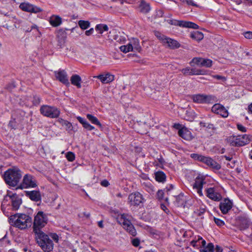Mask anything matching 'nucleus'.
<instances>
[{
	"instance_id": "1",
	"label": "nucleus",
	"mask_w": 252,
	"mask_h": 252,
	"mask_svg": "<svg viewBox=\"0 0 252 252\" xmlns=\"http://www.w3.org/2000/svg\"><path fill=\"white\" fill-rule=\"evenodd\" d=\"M10 223L20 229L30 227L32 224V218L24 214H16L10 216Z\"/></svg>"
},
{
	"instance_id": "2",
	"label": "nucleus",
	"mask_w": 252,
	"mask_h": 252,
	"mask_svg": "<svg viewBox=\"0 0 252 252\" xmlns=\"http://www.w3.org/2000/svg\"><path fill=\"white\" fill-rule=\"evenodd\" d=\"M21 177L22 172L17 167L8 169L4 174V179L6 183L12 187L16 186Z\"/></svg>"
},
{
	"instance_id": "3",
	"label": "nucleus",
	"mask_w": 252,
	"mask_h": 252,
	"mask_svg": "<svg viewBox=\"0 0 252 252\" xmlns=\"http://www.w3.org/2000/svg\"><path fill=\"white\" fill-rule=\"evenodd\" d=\"M35 238L38 245L44 252H50L53 249V243L49 236L43 232L35 233Z\"/></svg>"
},
{
	"instance_id": "4",
	"label": "nucleus",
	"mask_w": 252,
	"mask_h": 252,
	"mask_svg": "<svg viewBox=\"0 0 252 252\" xmlns=\"http://www.w3.org/2000/svg\"><path fill=\"white\" fill-rule=\"evenodd\" d=\"M155 35L163 45L166 48L171 49H175L178 48L180 46V43L177 41L168 37L159 32L156 31L155 32Z\"/></svg>"
},
{
	"instance_id": "5",
	"label": "nucleus",
	"mask_w": 252,
	"mask_h": 252,
	"mask_svg": "<svg viewBox=\"0 0 252 252\" xmlns=\"http://www.w3.org/2000/svg\"><path fill=\"white\" fill-rule=\"evenodd\" d=\"M47 223V216L43 212H38L35 216L33 222V231L35 233L42 232L41 229Z\"/></svg>"
},
{
	"instance_id": "6",
	"label": "nucleus",
	"mask_w": 252,
	"mask_h": 252,
	"mask_svg": "<svg viewBox=\"0 0 252 252\" xmlns=\"http://www.w3.org/2000/svg\"><path fill=\"white\" fill-rule=\"evenodd\" d=\"M128 219L129 217L127 215H121L118 218V221L123 225L127 232L132 236H135L136 235V231Z\"/></svg>"
},
{
	"instance_id": "7",
	"label": "nucleus",
	"mask_w": 252,
	"mask_h": 252,
	"mask_svg": "<svg viewBox=\"0 0 252 252\" xmlns=\"http://www.w3.org/2000/svg\"><path fill=\"white\" fill-rule=\"evenodd\" d=\"M120 50L125 53L130 51L139 52L141 49L139 41L137 38H131L129 43L126 45L120 46Z\"/></svg>"
},
{
	"instance_id": "8",
	"label": "nucleus",
	"mask_w": 252,
	"mask_h": 252,
	"mask_svg": "<svg viewBox=\"0 0 252 252\" xmlns=\"http://www.w3.org/2000/svg\"><path fill=\"white\" fill-rule=\"evenodd\" d=\"M40 111L43 116L51 118H57L60 114V111L57 107L47 105L42 106Z\"/></svg>"
},
{
	"instance_id": "9",
	"label": "nucleus",
	"mask_w": 252,
	"mask_h": 252,
	"mask_svg": "<svg viewBox=\"0 0 252 252\" xmlns=\"http://www.w3.org/2000/svg\"><path fill=\"white\" fill-rule=\"evenodd\" d=\"M146 199L139 192L130 193L128 197V202L130 206H141L145 203Z\"/></svg>"
},
{
	"instance_id": "10",
	"label": "nucleus",
	"mask_w": 252,
	"mask_h": 252,
	"mask_svg": "<svg viewBox=\"0 0 252 252\" xmlns=\"http://www.w3.org/2000/svg\"><path fill=\"white\" fill-rule=\"evenodd\" d=\"M228 141L232 146H242L249 143L250 141V139L249 135L244 134L238 136H231L229 137Z\"/></svg>"
},
{
	"instance_id": "11",
	"label": "nucleus",
	"mask_w": 252,
	"mask_h": 252,
	"mask_svg": "<svg viewBox=\"0 0 252 252\" xmlns=\"http://www.w3.org/2000/svg\"><path fill=\"white\" fill-rule=\"evenodd\" d=\"M169 24L172 25H178L181 27L191 28L193 29H198V26L196 24L189 22L184 21H178L175 20H169L168 21Z\"/></svg>"
},
{
	"instance_id": "12",
	"label": "nucleus",
	"mask_w": 252,
	"mask_h": 252,
	"mask_svg": "<svg viewBox=\"0 0 252 252\" xmlns=\"http://www.w3.org/2000/svg\"><path fill=\"white\" fill-rule=\"evenodd\" d=\"M192 98L194 102L199 103H211L214 100V97L212 95L201 94L194 95Z\"/></svg>"
},
{
	"instance_id": "13",
	"label": "nucleus",
	"mask_w": 252,
	"mask_h": 252,
	"mask_svg": "<svg viewBox=\"0 0 252 252\" xmlns=\"http://www.w3.org/2000/svg\"><path fill=\"white\" fill-rule=\"evenodd\" d=\"M36 186V181L32 175L26 174L24 176L22 184L23 188H35Z\"/></svg>"
},
{
	"instance_id": "14",
	"label": "nucleus",
	"mask_w": 252,
	"mask_h": 252,
	"mask_svg": "<svg viewBox=\"0 0 252 252\" xmlns=\"http://www.w3.org/2000/svg\"><path fill=\"white\" fill-rule=\"evenodd\" d=\"M205 184V178L203 176H199L196 178L193 185V189H196L197 193L201 196L203 195L202 189Z\"/></svg>"
},
{
	"instance_id": "15",
	"label": "nucleus",
	"mask_w": 252,
	"mask_h": 252,
	"mask_svg": "<svg viewBox=\"0 0 252 252\" xmlns=\"http://www.w3.org/2000/svg\"><path fill=\"white\" fill-rule=\"evenodd\" d=\"M19 7L23 11L36 13L41 11V9L29 3L23 2L20 4Z\"/></svg>"
},
{
	"instance_id": "16",
	"label": "nucleus",
	"mask_w": 252,
	"mask_h": 252,
	"mask_svg": "<svg viewBox=\"0 0 252 252\" xmlns=\"http://www.w3.org/2000/svg\"><path fill=\"white\" fill-rule=\"evenodd\" d=\"M212 111L213 112L220 115L222 117L226 118L228 115L227 110L225 108L220 105V104H215L212 107Z\"/></svg>"
},
{
	"instance_id": "17",
	"label": "nucleus",
	"mask_w": 252,
	"mask_h": 252,
	"mask_svg": "<svg viewBox=\"0 0 252 252\" xmlns=\"http://www.w3.org/2000/svg\"><path fill=\"white\" fill-rule=\"evenodd\" d=\"M55 75L57 80L65 85L66 86H69L70 85L67 73L65 71L60 70L58 71H55Z\"/></svg>"
},
{
	"instance_id": "18",
	"label": "nucleus",
	"mask_w": 252,
	"mask_h": 252,
	"mask_svg": "<svg viewBox=\"0 0 252 252\" xmlns=\"http://www.w3.org/2000/svg\"><path fill=\"white\" fill-rule=\"evenodd\" d=\"M94 78L99 79L103 84L109 83L114 80V76L109 72L94 76Z\"/></svg>"
},
{
	"instance_id": "19",
	"label": "nucleus",
	"mask_w": 252,
	"mask_h": 252,
	"mask_svg": "<svg viewBox=\"0 0 252 252\" xmlns=\"http://www.w3.org/2000/svg\"><path fill=\"white\" fill-rule=\"evenodd\" d=\"M237 223L241 230H244L249 227L250 225V221L246 217H239L237 220Z\"/></svg>"
},
{
	"instance_id": "20",
	"label": "nucleus",
	"mask_w": 252,
	"mask_h": 252,
	"mask_svg": "<svg viewBox=\"0 0 252 252\" xmlns=\"http://www.w3.org/2000/svg\"><path fill=\"white\" fill-rule=\"evenodd\" d=\"M206 192L207 197L214 201H220L222 198L221 195L218 192H216L214 188L207 189Z\"/></svg>"
},
{
	"instance_id": "21",
	"label": "nucleus",
	"mask_w": 252,
	"mask_h": 252,
	"mask_svg": "<svg viewBox=\"0 0 252 252\" xmlns=\"http://www.w3.org/2000/svg\"><path fill=\"white\" fill-rule=\"evenodd\" d=\"M232 206V202L227 199H225L220 204V208L223 214H226Z\"/></svg>"
},
{
	"instance_id": "22",
	"label": "nucleus",
	"mask_w": 252,
	"mask_h": 252,
	"mask_svg": "<svg viewBox=\"0 0 252 252\" xmlns=\"http://www.w3.org/2000/svg\"><path fill=\"white\" fill-rule=\"evenodd\" d=\"M202 162L213 169L219 170L220 168V165L210 158L204 157Z\"/></svg>"
},
{
	"instance_id": "23",
	"label": "nucleus",
	"mask_w": 252,
	"mask_h": 252,
	"mask_svg": "<svg viewBox=\"0 0 252 252\" xmlns=\"http://www.w3.org/2000/svg\"><path fill=\"white\" fill-rule=\"evenodd\" d=\"M184 75H194L204 74V71L201 70H196L194 68H190L189 67H186L181 70Z\"/></svg>"
},
{
	"instance_id": "24",
	"label": "nucleus",
	"mask_w": 252,
	"mask_h": 252,
	"mask_svg": "<svg viewBox=\"0 0 252 252\" xmlns=\"http://www.w3.org/2000/svg\"><path fill=\"white\" fill-rule=\"evenodd\" d=\"M178 134L180 136L187 140H190L193 138L191 132L186 127L180 129Z\"/></svg>"
},
{
	"instance_id": "25",
	"label": "nucleus",
	"mask_w": 252,
	"mask_h": 252,
	"mask_svg": "<svg viewBox=\"0 0 252 252\" xmlns=\"http://www.w3.org/2000/svg\"><path fill=\"white\" fill-rule=\"evenodd\" d=\"M190 244L193 247L198 248L201 247H204L206 244V242L204 240H203L202 237L198 236L190 242Z\"/></svg>"
},
{
	"instance_id": "26",
	"label": "nucleus",
	"mask_w": 252,
	"mask_h": 252,
	"mask_svg": "<svg viewBox=\"0 0 252 252\" xmlns=\"http://www.w3.org/2000/svg\"><path fill=\"white\" fill-rule=\"evenodd\" d=\"M49 23L54 27L59 26L62 23V19L58 15H53L49 19Z\"/></svg>"
},
{
	"instance_id": "27",
	"label": "nucleus",
	"mask_w": 252,
	"mask_h": 252,
	"mask_svg": "<svg viewBox=\"0 0 252 252\" xmlns=\"http://www.w3.org/2000/svg\"><path fill=\"white\" fill-rule=\"evenodd\" d=\"M11 199L13 209L17 210L22 203L21 199L16 195H12Z\"/></svg>"
},
{
	"instance_id": "28",
	"label": "nucleus",
	"mask_w": 252,
	"mask_h": 252,
	"mask_svg": "<svg viewBox=\"0 0 252 252\" xmlns=\"http://www.w3.org/2000/svg\"><path fill=\"white\" fill-rule=\"evenodd\" d=\"M71 83L75 86L77 88L81 87L82 79L80 76L77 74H74L70 77Z\"/></svg>"
},
{
	"instance_id": "29",
	"label": "nucleus",
	"mask_w": 252,
	"mask_h": 252,
	"mask_svg": "<svg viewBox=\"0 0 252 252\" xmlns=\"http://www.w3.org/2000/svg\"><path fill=\"white\" fill-rule=\"evenodd\" d=\"M139 11L143 13H148L150 10V7L148 3H146L144 0H140V4L139 6Z\"/></svg>"
},
{
	"instance_id": "30",
	"label": "nucleus",
	"mask_w": 252,
	"mask_h": 252,
	"mask_svg": "<svg viewBox=\"0 0 252 252\" xmlns=\"http://www.w3.org/2000/svg\"><path fill=\"white\" fill-rule=\"evenodd\" d=\"M27 195L32 200L37 201L40 199V194L39 191L33 190L27 192Z\"/></svg>"
},
{
	"instance_id": "31",
	"label": "nucleus",
	"mask_w": 252,
	"mask_h": 252,
	"mask_svg": "<svg viewBox=\"0 0 252 252\" xmlns=\"http://www.w3.org/2000/svg\"><path fill=\"white\" fill-rule=\"evenodd\" d=\"M190 36L192 39L197 41L201 40L204 37L203 34L199 31H194L191 32Z\"/></svg>"
},
{
	"instance_id": "32",
	"label": "nucleus",
	"mask_w": 252,
	"mask_h": 252,
	"mask_svg": "<svg viewBox=\"0 0 252 252\" xmlns=\"http://www.w3.org/2000/svg\"><path fill=\"white\" fill-rule=\"evenodd\" d=\"M57 121L63 126H64L65 127L66 130H72V125L71 123H70V122H68L66 120H63L62 118H59Z\"/></svg>"
},
{
	"instance_id": "33",
	"label": "nucleus",
	"mask_w": 252,
	"mask_h": 252,
	"mask_svg": "<svg viewBox=\"0 0 252 252\" xmlns=\"http://www.w3.org/2000/svg\"><path fill=\"white\" fill-rule=\"evenodd\" d=\"M87 119L93 124L98 126L99 127H102L101 123L99 122L97 118L91 114L87 115Z\"/></svg>"
},
{
	"instance_id": "34",
	"label": "nucleus",
	"mask_w": 252,
	"mask_h": 252,
	"mask_svg": "<svg viewBox=\"0 0 252 252\" xmlns=\"http://www.w3.org/2000/svg\"><path fill=\"white\" fill-rule=\"evenodd\" d=\"M156 179L159 182H163L165 180L166 176L165 174L161 171H158L155 174Z\"/></svg>"
},
{
	"instance_id": "35",
	"label": "nucleus",
	"mask_w": 252,
	"mask_h": 252,
	"mask_svg": "<svg viewBox=\"0 0 252 252\" xmlns=\"http://www.w3.org/2000/svg\"><path fill=\"white\" fill-rule=\"evenodd\" d=\"M96 31H98L100 34L102 33L104 31H107L108 27L106 25L98 24L95 26Z\"/></svg>"
},
{
	"instance_id": "36",
	"label": "nucleus",
	"mask_w": 252,
	"mask_h": 252,
	"mask_svg": "<svg viewBox=\"0 0 252 252\" xmlns=\"http://www.w3.org/2000/svg\"><path fill=\"white\" fill-rule=\"evenodd\" d=\"M78 25L82 30H86L90 27V23L88 21L80 20Z\"/></svg>"
},
{
	"instance_id": "37",
	"label": "nucleus",
	"mask_w": 252,
	"mask_h": 252,
	"mask_svg": "<svg viewBox=\"0 0 252 252\" xmlns=\"http://www.w3.org/2000/svg\"><path fill=\"white\" fill-rule=\"evenodd\" d=\"M203 58H194L189 63L191 66H193L194 64H196L199 66H201V63L202 62Z\"/></svg>"
},
{
	"instance_id": "38",
	"label": "nucleus",
	"mask_w": 252,
	"mask_h": 252,
	"mask_svg": "<svg viewBox=\"0 0 252 252\" xmlns=\"http://www.w3.org/2000/svg\"><path fill=\"white\" fill-rule=\"evenodd\" d=\"M212 61L209 59H203L202 62L201 63V66H205L209 67L212 65Z\"/></svg>"
},
{
	"instance_id": "39",
	"label": "nucleus",
	"mask_w": 252,
	"mask_h": 252,
	"mask_svg": "<svg viewBox=\"0 0 252 252\" xmlns=\"http://www.w3.org/2000/svg\"><path fill=\"white\" fill-rule=\"evenodd\" d=\"M186 119L189 121H192L195 118V113L193 111H187Z\"/></svg>"
},
{
	"instance_id": "40",
	"label": "nucleus",
	"mask_w": 252,
	"mask_h": 252,
	"mask_svg": "<svg viewBox=\"0 0 252 252\" xmlns=\"http://www.w3.org/2000/svg\"><path fill=\"white\" fill-rule=\"evenodd\" d=\"M214 246L213 244L209 243L208 246L204 248L201 252H213Z\"/></svg>"
},
{
	"instance_id": "41",
	"label": "nucleus",
	"mask_w": 252,
	"mask_h": 252,
	"mask_svg": "<svg viewBox=\"0 0 252 252\" xmlns=\"http://www.w3.org/2000/svg\"><path fill=\"white\" fill-rule=\"evenodd\" d=\"M190 157L194 159L198 160L202 162L203 158H204V156L197 154H192L190 155Z\"/></svg>"
},
{
	"instance_id": "42",
	"label": "nucleus",
	"mask_w": 252,
	"mask_h": 252,
	"mask_svg": "<svg viewBox=\"0 0 252 252\" xmlns=\"http://www.w3.org/2000/svg\"><path fill=\"white\" fill-rule=\"evenodd\" d=\"M66 158L69 161H72L75 158V155L73 153L69 152L67 153Z\"/></svg>"
},
{
	"instance_id": "43",
	"label": "nucleus",
	"mask_w": 252,
	"mask_h": 252,
	"mask_svg": "<svg viewBox=\"0 0 252 252\" xmlns=\"http://www.w3.org/2000/svg\"><path fill=\"white\" fill-rule=\"evenodd\" d=\"M214 220L215 223L219 226H221L224 224V222L223 220L216 217H214Z\"/></svg>"
},
{
	"instance_id": "44",
	"label": "nucleus",
	"mask_w": 252,
	"mask_h": 252,
	"mask_svg": "<svg viewBox=\"0 0 252 252\" xmlns=\"http://www.w3.org/2000/svg\"><path fill=\"white\" fill-rule=\"evenodd\" d=\"M83 127L88 130H92L94 129V127L91 126L88 122L85 123V125Z\"/></svg>"
},
{
	"instance_id": "45",
	"label": "nucleus",
	"mask_w": 252,
	"mask_h": 252,
	"mask_svg": "<svg viewBox=\"0 0 252 252\" xmlns=\"http://www.w3.org/2000/svg\"><path fill=\"white\" fill-rule=\"evenodd\" d=\"M131 243L134 247H138L140 244V240L138 238H134L132 239Z\"/></svg>"
},
{
	"instance_id": "46",
	"label": "nucleus",
	"mask_w": 252,
	"mask_h": 252,
	"mask_svg": "<svg viewBox=\"0 0 252 252\" xmlns=\"http://www.w3.org/2000/svg\"><path fill=\"white\" fill-rule=\"evenodd\" d=\"M245 38L248 39H252V32H247L244 33V34Z\"/></svg>"
},
{
	"instance_id": "47",
	"label": "nucleus",
	"mask_w": 252,
	"mask_h": 252,
	"mask_svg": "<svg viewBox=\"0 0 252 252\" xmlns=\"http://www.w3.org/2000/svg\"><path fill=\"white\" fill-rule=\"evenodd\" d=\"M164 192L162 190H158L157 192V196L159 199H162L163 197Z\"/></svg>"
},
{
	"instance_id": "48",
	"label": "nucleus",
	"mask_w": 252,
	"mask_h": 252,
	"mask_svg": "<svg viewBox=\"0 0 252 252\" xmlns=\"http://www.w3.org/2000/svg\"><path fill=\"white\" fill-rule=\"evenodd\" d=\"M77 119L81 124L83 125V126L85 125V123L87 122V121H86L84 119L81 117H77Z\"/></svg>"
},
{
	"instance_id": "49",
	"label": "nucleus",
	"mask_w": 252,
	"mask_h": 252,
	"mask_svg": "<svg viewBox=\"0 0 252 252\" xmlns=\"http://www.w3.org/2000/svg\"><path fill=\"white\" fill-rule=\"evenodd\" d=\"M237 128L238 129L242 131V132H246V128L245 127H244V126H243L242 125H240V124H238L237 125Z\"/></svg>"
},
{
	"instance_id": "50",
	"label": "nucleus",
	"mask_w": 252,
	"mask_h": 252,
	"mask_svg": "<svg viewBox=\"0 0 252 252\" xmlns=\"http://www.w3.org/2000/svg\"><path fill=\"white\" fill-rule=\"evenodd\" d=\"M51 238L56 242H58L59 240V236L55 233H52L51 234Z\"/></svg>"
},
{
	"instance_id": "51",
	"label": "nucleus",
	"mask_w": 252,
	"mask_h": 252,
	"mask_svg": "<svg viewBox=\"0 0 252 252\" xmlns=\"http://www.w3.org/2000/svg\"><path fill=\"white\" fill-rule=\"evenodd\" d=\"M163 11L162 10H158L156 12V16L158 17H161L163 16Z\"/></svg>"
},
{
	"instance_id": "52",
	"label": "nucleus",
	"mask_w": 252,
	"mask_h": 252,
	"mask_svg": "<svg viewBox=\"0 0 252 252\" xmlns=\"http://www.w3.org/2000/svg\"><path fill=\"white\" fill-rule=\"evenodd\" d=\"M94 29L93 28H91L89 30L86 31L85 32V34L87 36H90V35H91V34H93V33L94 32Z\"/></svg>"
},
{
	"instance_id": "53",
	"label": "nucleus",
	"mask_w": 252,
	"mask_h": 252,
	"mask_svg": "<svg viewBox=\"0 0 252 252\" xmlns=\"http://www.w3.org/2000/svg\"><path fill=\"white\" fill-rule=\"evenodd\" d=\"M101 185L104 187H107L109 185V183H108V181H107L106 180H104L101 182Z\"/></svg>"
},
{
	"instance_id": "54",
	"label": "nucleus",
	"mask_w": 252,
	"mask_h": 252,
	"mask_svg": "<svg viewBox=\"0 0 252 252\" xmlns=\"http://www.w3.org/2000/svg\"><path fill=\"white\" fill-rule=\"evenodd\" d=\"M215 250H216V252H222V249L218 246H216Z\"/></svg>"
},
{
	"instance_id": "55",
	"label": "nucleus",
	"mask_w": 252,
	"mask_h": 252,
	"mask_svg": "<svg viewBox=\"0 0 252 252\" xmlns=\"http://www.w3.org/2000/svg\"><path fill=\"white\" fill-rule=\"evenodd\" d=\"M147 191L149 192H153L154 191V188L152 186L149 187V189H147Z\"/></svg>"
},
{
	"instance_id": "56",
	"label": "nucleus",
	"mask_w": 252,
	"mask_h": 252,
	"mask_svg": "<svg viewBox=\"0 0 252 252\" xmlns=\"http://www.w3.org/2000/svg\"><path fill=\"white\" fill-rule=\"evenodd\" d=\"M207 128H209L210 129L213 128H214V125L212 124L207 123V125L206 126Z\"/></svg>"
},
{
	"instance_id": "57",
	"label": "nucleus",
	"mask_w": 252,
	"mask_h": 252,
	"mask_svg": "<svg viewBox=\"0 0 252 252\" xmlns=\"http://www.w3.org/2000/svg\"><path fill=\"white\" fill-rule=\"evenodd\" d=\"M215 77L216 78H217V79H223V80H225V78L221 76H220V75H216L215 76Z\"/></svg>"
},
{
	"instance_id": "58",
	"label": "nucleus",
	"mask_w": 252,
	"mask_h": 252,
	"mask_svg": "<svg viewBox=\"0 0 252 252\" xmlns=\"http://www.w3.org/2000/svg\"><path fill=\"white\" fill-rule=\"evenodd\" d=\"M224 158L227 160H228V161H230L231 160V159L232 158V156H224Z\"/></svg>"
},
{
	"instance_id": "59",
	"label": "nucleus",
	"mask_w": 252,
	"mask_h": 252,
	"mask_svg": "<svg viewBox=\"0 0 252 252\" xmlns=\"http://www.w3.org/2000/svg\"><path fill=\"white\" fill-rule=\"evenodd\" d=\"M200 125L201 126L206 127L207 125V123H205L204 122H201L200 123Z\"/></svg>"
},
{
	"instance_id": "60",
	"label": "nucleus",
	"mask_w": 252,
	"mask_h": 252,
	"mask_svg": "<svg viewBox=\"0 0 252 252\" xmlns=\"http://www.w3.org/2000/svg\"><path fill=\"white\" fill-rule=\"evenodd\" d=\"M98 225L99 226V227L103 228V225L102 221H99L98 222Z\"/></svg>"
},
{
	"instance_id": "61",
	"label": "nucleus",
	"mask_w": 252,
	"mask_h": 252,
	"mask_svg": "<svg viewBox=\"0 0 252 252\" xmlns=\"http://www.w3.org/2000/svg\"><path fill=\"white\" fill-rule=\"evenodd\" d=\"M84 215L86 216L87 218H89L90 216V214L84 213Z\"/></svg>"
},
{
	"instance_id": "62",
	"label": "nucleus",
	"mask_w": 252,
	"mask_h": 252,
	"mask_svg": "<svg viewBox=\"0 0 252 252\" xmlns=\"http://www.w3.org/2000/svg\"><path fill=\"white\" fill-rule=\"evenodd\" d=\"M250 111L252 113V103L249 106Z\"/></svg>"
},
{
	"instance_id": "63",
	"label": "nucleus",
	"mask_w": 252,
	"mask_h": 252,
	"mask_svg": "<svg viewBox=\"0 0 252 252\" xmlns=\"http://www.w3.org/2000/svg\"><path fill=\"white\" fill-rule=\"evenodd\" d=\"M180 125L179 124H175L174 127L176 128H178Z\"/></svg>"
},
{
	"instance_id": "64",
	"label": "nucleus",
	"mask_w": 252,
	"mask_h": 252,
	"mask_svg": "<svg viewBox=\"0 0 252 252\" xmlns=\"http://www.w3.org/2000/svg\"><path fill=\"white\" fill-rule=\"evenodd\" d=\"M250 158L251 159H252V150L251 151V153H250Z\"/></svg>"
}]
</instances>
